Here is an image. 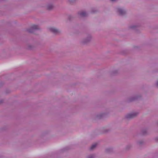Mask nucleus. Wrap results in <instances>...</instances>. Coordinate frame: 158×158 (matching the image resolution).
<instances>
[{"label": "nucleus", "instance_id": "nucleus-1", "mask_svg": "<svg viewBox=\"0 0 158 158\" xmlns=\"http://www.w3.org/2000/svg\"><path fill=\"white\" fill-rule=\"evenodd\" d=\"M139 114L138 112H134L127 114L125 116L127 119H129L136 117Z\"/></svg>", "mask_w": 158, "mask_h": 158}, {"label": "nucleus", "instance_id": "nucleus-2", "mask_svg": "<svg viewBox=\"0 0 158 158\" xmlns=\"http://www.w3.org/2000/svg\"><path fill=\"white\" fill-rule=\"evenodd\" d=\"M117 13L120 15H123L126 13V11L123 8L121 7H118L116 8Z\"/></svg>", "mask_w": 158, "mask_h": 158}, {"label": "nucleus", "instance_id": "nucleus-3", "mask_svg": "<svg viewBox=\"0 0 158 158\" xmlns=\"http://www.w3.org/2000/svg\"><path fill=\"white\" fill-rule=\"evenodd\" d=\"M48 30L50 32L55 34H57L60 32V30L53 27H49Z\"/></svg>", "mask_w": 158, "mask_h": 158}, {"label": "nucleus", "instance_id": "nucleus-4", "mask_svg": "<svg viewBox=\"0 0 158 158\" xmlns=\"http://www.w3.org/2000/svg\"><path fill=\"white\" fill-rule=\"evenodd\" d=\"M40 29V26L38 25H33L30 28L27 29V31L31 33L33 32V30H38Z\"/></svg>", "mask_w": 158, "mask_h": 158}, {"label": "nucleus", "instance_id": "nucleus-5", "mask_svg": "<svg viewBox=\"0 0 158 158\" xmlns=\"http://www.w3.org/2000/svg\"><path fill=\"white\" fill-rule=\"evenodd\" d=\"M92 39V37L91 35H88L84 40L83 42L87 43L90 41Z\"/></svg>", "mask_w": 158, "mask_h": 158}, {"label": "nucleus", "instance_id": "nucleus-6", "mask_svg": "<svg viewBox=\"0 0 158 158\" xmlns=\"http://www.w3.org/2000/svg\"><path fill=\"white\" fill-rule=\"evenodd\" d=\"M78 15L80 17H83L86 16L88 14L87 12L85 11H81L78 12Z\"/></svg>", "mask_w": 158, "mask_h": 158}, {"label": "nucleus", "instance_id": "nucleus-7", "mask_svg": "<svg viewBox=\"0 0 158 158\" xmlns=\"http://www.w3.org/2000/svg\"><path fill=\"white\" fill-rule=\"evenodd\" d=\"M54 7V5L52 4H48L47 6V8L48 10H51Z\"/></svg>", "mask_w": 158, "mask_h": 158}, {"label": "nucleus", "instance_id": "nucleus-8", "mask_svg": "<svg viewBox=\"0 0 158 158\" xmlns=\"http://www.w3.org/2000/svg\"><path fill=\"white\" fill-rule=\"evenodd\" d=\"M137 27V25L135 24L131 25L129 27V28L131 29H135Z\"/></svg>", "mask_w": 158, "mask_h": 158}, {"label": "nucleus", "instance_id": "nucleus-9", "mask_svg": "<svg viewBox=\"0 0 158 158\" xmlns=\"http://www.w3.org/2000/svg\"><path fill=\"white\" fill-rule=\"evenodd\" d=\"M97 145V144L96 143L93 144L90 147V149L92 150L94 149L96 147Z\"/></svg>", "mask_w": 158, "mask_h": 158}, {"label": "nucleus", "instance_id": "nucleus-10", "mask_svg": "<svg viewBox=\"0 0 158 158\" xmlns=\"http://www.w3.org/2000/svg\"><path fill=\"white\" fill-rule=\"evenodd\" d=\"M95 156L94 155L91 154L88 156L87 157V158H94Z\"/></svg>", "mask_w": 158, "mask_h": 158}, {"label": "nucleus", "instance_id": "nucleus-11", "mask_svg": "<svg viewBox=\"0 0 158 158\" xmlns=\"http://www.w3.org/2000/svg\"><path fill=\"white\" fill-rule=\"evenodd\" d=\"M32 46L31 45H28L27 48L29 49H31L32 48Z\"/></svg>", "mask_w": 158, "mask_h": 158}, {"label": "nucleus", "instance_id": "nucleus-12", "mask_svg": "<svg viewBox=\"0 0 158 158\" xmlns=\"http://www.w3.org/2000/svg\"><path fill=\"white\" fill-rule=\"evenodd\" d=\"M155 85L157 87H158V79L156 81V83Z\"/></svg>", "mask_w": 158, "mask_h": 158}, {"label": "nucleus", "instance_id": "nucleus-13", "mask_svg": "<svg viewBox=\"0 0 158 158\" xmlns=\"http://www.w3.org/2000/svg\"><path fill=\"white\" fill-rule=\"evenodd\" d=\"M143 141H141L138 142V143L139 144H142L143 143Z\"/></svg>", "mask_w": 158, "mask_h": 158}, {"label": "nucleus", "instance_id": "nucleus-14", "mask_svg": "<svg viewBox=\"0 0 158 158\" xmlns=\"http://www.w3.org/2000/svg\"><path fill=\"white\" fill-rule=\"evenodd\" d=\"M134 100H135V99L134 98H131L129 100V101H134Z\"/></svg>", "mask_w": 158, "mask_h": 158}, {"label": "nucleus", "instance_id": "nucleus-15", "mask_svg": "<svg viewBox=\"0 0 158 158\" xmlns=\"http://www.w3.org/2000/svg\"><path fill=\"white\" fill-rule=\"evenodd\" d=\"M68 0L70 2H72V0Z\"/></svg>", "mask_w": 158, "mask_h": 158}]
</instances>
